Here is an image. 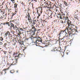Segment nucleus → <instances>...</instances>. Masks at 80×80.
Wrapping results in <instances>:
<instances>
[{"label": "nucleus", "mask_w": 80, "mask_h": 80, "mask_svg": "<svg viewBox=\"0 0 80 80\" xmlns=\"http://www.w3.org/2000/svg\"><path fill=\"white\" fill-rule=\"evenodd\" d=\"M15 21H16V20L15 19H14V20H12V22H15Z\"/></svg>", "instance_id": "nucleus-50"}, {"label": "nucleus", "mask_w": 80, "mask_h": 80, "mask_svg": "<svg viewBox=\"0 0 80 80\" xmlns=\"http://www.w3.org/2000/svg\"><path fill=\"white\" fill-rule=\"evenodd\" d=\"M3 40V38L2 37H0V40H1V41H2Z\"/></svg>", "instance_id": "nucleus-33"}, {"label": "nucleus", "mask_w": 80, "mask_h": 80, "mask_svg": "<svg viewBox=\"0 0 80 80\" xmlns=\"http://www.w3.org/2000/svg\"><path fill=\"white\" fill-rule=\"evenodd\" d=\"M61 23H64L63 21L62 20H61Z\"/></svg>", "instance_id": "nucleus-43"}, {"label": "nucleus", "mask_w": 80, "mask_h": 80, "mask_svg": "<svg viewBox=\"0 0 80 80\" xmlns=\"http://www.w3.org/2000/svg\"><path fill=\"white\" fill-rule=\"evenodd\" d=\"M64 18V19H65V20H68V17H65Z\"/></svg>", "instance_id": "nucleus-35"}, {"label": "nucleus", "mask_w": 80, "mask_h": 80, "mask_svg": "<svg viewBox=\"0 0 80 80\" xmlns=\"http://www.w3.org/2000/svg\"><path fill=\"white\" fill-rule=\"evenodd\" d=\"M62 15H65V13H63V12H61Z\"/></svg>", "instance_id": "nucleus-44"}, {"label": "nucleus", "mask_w": 80, "mask_h": 80, "mask_svg": "<svg viewBox=\"0 0 80 80\" xmlns=\"http://www.w3.org/2000/svg\"><path fill=\"white\" fill-rule=\"evenodd\" d=\"M31 38L32 40V38H33V41H35V42H37L38 38H40L41 40H42V38H40L39 37L37 36H36V37H31Z\"/></svg>", "instance_id": "nucleus-5"}, {"label": "nucleus", "mask_w": 80, "mask_h": 80, "mask_svg": "<svg viewBox=\"0 0 80 80\" xmlns=\"http://www.w3.org/2000/svg\"><path fill=\"white\" fill-rule=\"evenodd\" d=\"M18 5V4L17 3H15L14 4V8H15V9H16V10H17V9H16V8L17 9V6Z\"/></svg>", "instance_id": "nucleus-18"}, {"label": "nucleus", "mask_w": 80, "mask_h": 80, "mask_svg": "<svg viewBox=\"0 0 80 80\" xmlns=\"http://www.w3.org/2000/svg\"><path fill=\"white\" fill-rule=\"evenodd\" d=\"M11 27H13V28L15 26H14V24L12 23H11Z\"/></svg>", "instance_id": "nucleus-26"}, {"label": "nucleus", "mask_w": 80, "mask_h": 80, "mask_svg": "<svg viewBox=\"0 0 80 80\" xmlns=\"http://www.w3.org/2000/svg\"><path fill=\"white\" fill-rule=\"evenodd\" d=\"M13 14V15H15V14H16V13H15H15H12Z\"/></svg>", "instance_id": "nucleus-61"}, {"label": "nucleus", "mask_w": 80, "mask_h": 80, "mask_svg": "<svg viewBox=\"0 0 80 80\" xmlns=\"http://www.w3.org/2000/svg\"><path fill=\"white\" fill-rule=\"evenodd\" d=\"M28 40V38H26L25 39V40Z\"/></svg>", "instance_id": "nucleus-58"}, {"label": "nucleus", "mask_w": 80, "mask_h": 80, "mask_svg": "<svg viewBox=\"0 0 80 80\" xmlns=\"http://www.w3.org/2000/svg\"><path fill=\"white\" fill-rule=\"evenodd\" d=\"M3 52L5 55H6L7 54V52L6 51H4Z\"/></svg>", "instance_id": "nucleus-32"}, {"label": "nucleus", "mask_w": 80, "mask_h": 80, "mask_svg": "<svg viewBox=\"0 0 80 80\" xmlns=\"http://www.w3.org/2000/svg\"><path fill=\"white\" fill-rule=\"evenodd\" d=\"M43 8H46V7L45 6L43 7H41L40 8H39V9L40 10H41V11H42V10H43Z\"/></svg>", "instance_id": "nucleus-22"}, {"label": "nucleus", "mask_w": 80, "mask_h": 80, "mask_svg": "<svg viewBox=\"0 0 80 80\" xmlns=\"http://www.w3.org/2000/svg\"><path fill=\"white\" fill-rule=\"evenodd\" d=\"M3 45V42H0V45Z\"/></svg>", "instance_id": "nucleus-47"}, {"label": "nucleus", "mask_w": 80, "mask_h": 80, "mask_svg": "<svg viewBox=\"0 0 80 80\" xmlns=\"http://www.w3.org/2000/svg\"><path fill=\"white\" fill-rule=\"evenodd\" d=\"M9 12H11L12 9H8Z\"/></svg>", "instance_id": "nucleus-37"}, {"label": "nucleus", "mask_w": 80, "mask_h": 80, "mask_svg": "<svg viewBox=\"0 0 80 80\" xmlns=\"http://www.w3.org/2000/svg\"><path fill=\"white\" fill-rule=\"evenodd\" d=\"M21 34V32H19L18 33V36H20V34Z\"/></svg>", "instance_id": "nucleus-34"}, {"label": "nucleus", "mask_w": 80, "mask_h": 80, "mask_svg": "<svg viewBox=\"0 0 80 80\" xmlns=\"http://www.w3.org/2000/svg\"><path fill=\"white\" fill-rule=\"evenodd\" d=\"M37 31H40V29H38V30H36Z\"/></svg>", "instance_id": "nucleus-60"}, {"label": "nucleus", "mask_w": 80, "mask_h": 80, "mask_svg": "<svg viewBox=\"0 0 80 80\" xmlns=\"http://www.w3.org/2000/svg\"><path fill=\"white\" fill-rule=\"evenodd\" d=\"M51 52H55V50H51Z\"/></svg>", "instance_id": "nucleus-53"}, {"label": "nucleus", "mask_w": 80, "mask_h": 80, "mask_svg": "<svg viewBox=\"0 0 80 80\" xmlns=\"http://www.w3.org/2000/svg\"><path fill=\"white\" fill-rule=\"evenodd\" d=\"M75 26L72 25L70 28H68L67 30H68V32L69 33V36H70V34L72 32H74V34H75L76 32H78V31L75 29Z\"/></svg>", "instance_id": "nucleus-1"}, {"label": "nucleus", "mask_w": 80, "mask_h": 80, "mask_svg": "<svg viewBox=\"0 0 80 80\" xmlns=\"http://www.w3.org/2000/svg\"><path fill=\"white\" fill-rule=\"evenodd\" d=\"M55 11L57 12L58 11V10L57 9H55Z\"/></svg>", "instance_id": "nucleus-55"}, {"label": "nucleus", "mask_w": 80, "mask_h": 80, "mask_svg": "<svg viewBox=\"0 0 80 80\" xmlns=\"http://www.w3.org/2000/svg\"><path fill=\"white\" fill-rule=\"evenodd\" d=\"M15 59L16 60V62H15H15H13L12 63H11L10 65V66H11V65H16V64L17 63V58H15Z\"/></svg>", "instance_id": "nucleus-14"}, {"label": "nucleus", "mask_w": 80, "mask_h": 80, "mask_svg": "<svg viewBox=\"0 0 80 80\" xmlns=\"http://www.w3.org/2000/svg\"><path fill=\"white\" fill-rule=\"evenodd\" d=\"M36 46H39V43H37L36 44Z\"/></svg>", "instance_id": "nucleus-45"}, {"label": "nucleus", "mask_w": 80, "mask_h": 80, "mask_svg": "<svg viewBox=\"0 0 80 80\" xmlns=\"http://www.w3.org/2000/svg\"><path fill=\"white\" fill-rule=\"evenodd\" d=\"M69 53H70V51L68 50L66 52V53L67 55H68V54H69Z\"/></svg>", "instance_id": "nucleus-30"}, {"label": "nucleus", "mask_w": 80, "mask_h": 80, "mask_svg": "<svg viewBox=\"0 0 80 80\" xmlns=\"http://www.w3.org/2000/svg\"><path fill=\"white\" fill-rule=\"evenodd\" d=\"M28 11H29V10H30V8H28Z\"/></svg>", "instance_id": "nucleus-62"}, {"label": "nucleus", "mask_w": 80, "mask_h": 80, "mask_svg": "<svg viewBox=\"0 0 80 80\" xmlns=\"http://www.w3.org/2000/svg\"><path fill=\"white\" fill-rule=\"evenodd\" d=\"M8 25V27L10 26L9 25V22H6L3 23H1V24L0 25V29H2L3 28V26L2 25Z\"/></svg>", "instance_id": "nucleus-7"}, {"label": "nucleus", "mask_w": 80, "mask_h": 80, "mask_svg": "<svg viewBox=\"0 0 80 80\" xmlns=\"http://www.w3.org/2000/svg\"><path fill=\"white\" fill-rule=\"evenodd\" d=\"M37 23V20L36 19L35 20H32V23L33 24V25H35V24H36Z\"/></svg>", "instance_id": "nucleus-17"}, {"label": "nucleus", "mask_w": 80, "mask_h": 80, "mask_svg": "<svg viewBox=\"0 0 80 80\" xmlns=\"http://www.w3.org/2000/svg\"><path fill=\"white\" fill-rule=\"evenodd\" d=\"M5 36H7L8 35V37L10 36H12V35H11V34H10V31H8L6 32V33L4 34Z\"/></svg>", "instance_id": "nucleus-8"}, {"label": "nucleus", "mask_w": 80, "mask_h": 80, "mask_svg": "<svg viewBox=\"0 0 80 80\" xmlns=\"http://www.w3.org/2000/svg\"><path fill=\"white\" fill-rule=\"evenodd\" d=\"M32 28L31 29L32 31V35H35V32H36V31L37 30V29L35 28V27H34V26L33 25H32Z\"/></svg>", "instance_id": "nucleus-6"}, {"label": "nucleus", "mask_w": 80, "mask_h": 80, "mask_svg": "<svg viewBox=\"0 0 80 80\" xmlns=\"http://www.w3.org/2000/svg\"><path fill=\"white\" fill-rule=\"evenodd\" d=\"M28 15L25 17V18H28L29 15H28Z\"/></svg>", "instance_id": "nucleus-41"}, {"label": "nucleus", "mask_w": 80, "mask_h": 80, "mask_svg": "<svg viewBox=\"0 0 80 80\" xmlns=\"http://www.w3.org/2000/svg\"><path fill=\"white\" fill-rule=\"evenodd\" d=\"M42 22L43 23V24H44V23H45V22L47 23V21L45 20H42Z\"/></svg>", "instance_id": "nucleus-27"}, {"label": "nucleus", "mask_w": 80, "mask_h": 80, "mask_svg": "<svg viewBox=\"0 0 80 80\" xmlns=\"http://www.w3.org/2000/svg\"><path fill=\"white\" fill-rule=\"evenodd\" d=\"M10 68V67H8V68H6V69H4L2 70V71H4V72H5V71L8 70Z\"/></svg>", "instance_id": "nucleus-20"}, {"label": "nucleus", "mask_w": 80, "mask_h": 80, "mask_svg": "<svg viewBox=\"0 0 80 80\" xmlns=\"http://www.w3.org/2000/svg\"><path fill=\"white\" fill-rule=\"evenodd\" d=\"M62 15H61L60 16V19H62L63 18V16H62Z\"/></svg>", "instance_id": "nucleus-36"}, {"label": "nucleus", "mask_w": 80, "mask_h": 80, "mask_svg": "<svg viewBox=\"0 0 80 80\" xmlns=\"http://www.w3.org/2000/svg\"><path fill=\"white\" fill-rule=\"evenodd\" d=\"M11 2H15V0H11Z\"/></svg>", "instance_id": "nucleus-56"}, {"label": "nucleus", "mask_w": 80, "mask_h": 80, "mask_svg": "<svg viewBox=\"0 0 80 80\" xmlns=\"http://www.w3.org/2000/svg\"><path fill=\"white\" fill-rule=\"evenodd\" d=\"M24 4V3H23V2H22L21 3V4H22V5H23Z\"/></svg>", "instance_id": "nucleus-57"}, {"label": "nucleus", "mask_w": 80, "mask_h": 80, "mask_svg": "<svg viewBox=\"0 0 80 80\" xmlns=\"http://www.w3.org/2000/svg\"><path fill=\"white\" fill-rule=\"evenodd\" d=\"M5 9H2V10H1V12L2 13H3V14H4V13H5Z\"/></svg>", "instance_id": "nucleus-21"}, {"label": "nucleus", "mask_w": 80, "mask_h": 80, "mask_svg": "<svg viewBox=\"0 0 80 80\" xmlns=\"http://www.w3.org/2000/svg\"><path fill=\"white\" fill-rule=\"evenodd\" d=\"M33 2L34 3H35V2H37V0H33Z\"/></svg>", "instance_id": "nucleus-42"}, {"label": "nucleus", "mask_w": 80, "mask_h": 80, "mask_svg": "<svg viewBox=\"0 0 80 80\" xmlns=\"http://www.w3.org/2000/svg\"><path fill=\"white\" fill-rule=\"evenodd\" d=\"M38 42H42V40H40V39H38Z\"/></svg>", "instance_id": "nucleus-39"}, {"label": "nucleus", "mask_w": 80, "mask_h": 80, "mask_svg": "<svg viewBox=\"0 0 80 80\" xmlns=\"http://www.w3.org/2000/svg\"><path fill=\"white\" fill-rule=\"evenodd\" d=\"M67 37H68V35L64 37L62 39H62H63L65 41L64 42H67Z\"/></svg>", "instance_id": "nucleus-15"}, {"label": "nucleus", "mask_w": 80, "mask_h": 80, "mask_svg": "<svg viewBox=\"0 0 80 80\" xmlns=\"http://www.w3.org/2000/svg\"><path fill=\"white\" fill-rule=\"evenodd\" d=\"M61 50V48H58V50L59 52H60Z\"/></svg>", "instance_id": "nucleus-38"}, {"label": "nucleus", "mask_w": 80, "mask_h": 80, "mask_svg": "<svg viewBox=\"0 0 80 80\" xmlns=\"http://www.w3.org/2000/svg\"><path fill=\"white\" fill-rule=\"evenodd\" d=\"M19 43L20 44H21V45H23V41L21 40Z\"/></svg>", "instance_id": "nucleus-23"}, {"label": "nucleus", "mask_w": 80, "mask_h": 80, "mask_svg": "<svg viewBox=\"0 0 80 80\" xmlns=\"http://www.w3.org/2000/svg\"><path fill=\"white\" fill-rule=\"evenodd\" d=\"M26 24H27V25H28V22H26Z\"/></svg>", "instance_id": "nucleus-63"}, {"label": "nucleus", "mask_w": 80, "mask_h": 80, "mask_svg": "<svg viewBox=\"0 0 80 80\" xmlns=\"http://www.w3.org/2000/svg\"><path fill=\"white\" fill-rule=\"evenodd\" d=\"M33 1V0H28V2H30V3H32H32L31 4L32 8H33V3H34Z\"/></svg>", "instance_id": "nucleus-13"}, {"label": "nucleus", "mask_w": 80, "mask_h": 80, "mask_svg": "<svg viewBox=\"0 0 80 80\" xmlns=\"http://www.w3.org/2000/svg\"><path fill=\"white\" fill-rule=\"evenodd\" d=\"M20 30H21V31H23V29H22V28H20Z\"/></svg>", "instance_id": "nucleus-51"}, {"label": "nucleus", "mask_w": 80, "mask_h": 80, "mask_svg": "<svg viewBox=\"0 0 80 80\" xmlns=\"http://www.w3.org/2000/svg\"><path fill=\"white\" fill-rule=\"evenodd\" d=\"M50 14L51 15L50 16L52 17V16H53L54 14L51 11L50 12Z\"/></svg>", "instance_id": "nucleus-19"}, {"label": "nucleus", "mask_w": 80, "mask_h": 80, "mask_svg": "<svg viewBox=\"0 0 80 80\" xmlns=\"http://www.w3.org/2000/svg\"><path fill=\"white\" fill-rule=\"evenodd\" d=\"M14 72H15V71L14 70H11L10 71V72L11 73H14Z\"/></svg>", "instance_id": "nucleus-25"}, {"label": "nucleus", "mask_w": 80, "mask_h": 80, "mask_svg": "<svg viewBox=\"0 0 80 80\" xmlns=\"http://www.w3.org/2000/svg\"><path fill=\"white\" fill-rule=\"evenodd\" d=\"M36 10L37 11V13L38 15V17H40L42 13V11H41V9H40V7L37 8H36Z\"/></svg>", "instance_id": "nucleus-4"}, {"label": "nucleus", "mask_w": 80, "mask_h": 80, "mask_svg": "<svg viewBox=\"0 0 80 80\" xmlns=\"http://www.w3.org/2000/svg\"><path fill=\"white\" fill-rule=\"evenodd\" d=\"M25 6H26L25 4V3L22 5V7H23V8H25Z\"/></svg>", "instance_id": "nucleus-31"}, {"label": "nucleus", "mask_w": 80, "mask_h": 80, "mask_svg": "<svg viewBox=\"0 0 80 80\" xmlns=\"http://www.w3.org/2000/svg\"><path fill=\"white\" fill-rule=\"evenodd\" d=\"M44 5L46 7H48L49 8H51L52 7V5L48 3V2H45L44 3Z\"/></svg>", "instance_id": "nucleus-3"}, {"label": "nucleus", "mask_w": 80, "mask_h": 80, "mask_svg": "<svg viewBox=\"0 0 80 80\" xmlns=\"http://www.w3.org/2000/svg\"><path fill=\"white\" fill-rule=\"evenodd\" d=\"M4 45V46H6V45H7V43H5Z\"/></svg>", "instance_id": "nucleus-52"}, {"label": "nucleus", "mask_w": 80, "mask_h": 80, "mask_svg": "<svg viewBox=\"0 0 80 80\" xmlns=\"http://www.w3.org/2000/svg\"><path fill=\"white\" fill-rule=\"evenodd\" d=\"M23 56V55H22V54H19L18 56H15V58H17V59H18V58H21V57H22V56Z\"/></svg>", "instance_id": "nucleus-12"}, {"label": "nucleus", "mask_w": 80, "mask_h": 80, "mask_svg": "<svg viewBox=\"0 0 80 80\" xmlns=\"http://www.w3.org/2000/svg\"><path fill=\"white\" fill-rule=\"evenodd\" d=\"M28 15L29 16L28 20V21H29V23H30V22L31 23L32 22V18H30V14L29 13H28Z\"/></svg>", "instance_id": "nucleus-10"}, {"label": "nucleus", "mask_w": 80, "mask_h": 80, "mask_svg": "<svg viewBox=\"0 0 80 80\" xmlns=\"http://www.w3.org/2000/svg\"><path fill=\"white\" fill-rule=\"evenodd\" d=\"M58 15H60H60H62V14H61V13H58Z\"/></svg>", "instance_id": "nucleus-48"}, {"label": "nucleus", "mask_w": 80, "mask_h": 80, "mask_svg": "<svg viewBox=\"0 0 80 80\" xmlns=\"http://www.w3.org/2000/svg\"><path fill=\"white\" fill-rule=\"evenodd\" d=\"M74 18H75L76 19H78V16H77V15H75Z\"/></svg>", "instance_id": "nucleus-24"}, {"label": "nucleus", "mask_w": 80, "mask_h": 80, "mask_svg": "<svg viewBox=\"0 0 80 80\" xmlns=\"http://www.w3.org/2000/svg\"><path fill=\"white\" fill-rule=\"evenodd\" d=\"M16 72L17 73H18V70H17V71H16Z\"/></svg>", "instance_id": "nucleus-59"}, {"label": "nucleus", "mask_w": 80, "mask_h": 80, "mask_svg": "<svg viewBox=\"0 0 80 80\" xmlns=\"http://www.w3.org/2000/svg\"><path fill=\"white\" fill-rule=\"evenodd\" d=\"M16 54H16V53H14V55H16Z\"/></svg>", "instance_id": "nucleus-64"}, {"label": "nucleus", "mask_w": 80, "mask_h": 80, "mask_svg": "<svg viewBox=\"0 0 80 80\" xmlns=\"http://www.w3.org/2000/svg\"><path fill=\"white\" fill-rule=\"evenodd\" d=\"M8 53H12V51H10V50H9L8 51Z\"/></svg>", "instance_id": "nucleus-40"}, {"label": "nucleus", "mask_w": 80, "mask_h": 80, "mask_svg": "<svg viewBox=\"0 0 80 80\" xmlns=\"http://www.w3.org/2000/svg\"><path fill=\"white\" fill-rule=\"evenodd\" d=\"M14 57H13V58H11V60H14Z\"/></svg>", "instance_id": "nucleus-49"}, {"label": "nucleus", "mask_w": 80, "mask_h": 80, "mask_svg": "<svg viewBox=\"0 0 80 80\" xmlns=\"http://www.w3.org/2000/svg\"><path fill=\"white\" fill-rule=\"evenodd\" d=\"M64 4H65L66 6H68V4H67V3L65 1L64 2Z\"/></svg>", "instance_id": "nucleus-29"}, {"label": "nucleus", "mask_w": 80, "mask_h": 80, "mask_svg": "<svg viewBox=\"0 0 80 80\" xmlns=\"http://www.w3.org/2000/svg\"><path fill=\"white\" fill-rule=\"evenodd\" d=\"M67 23L68 25V28H69V27H70V25L72 24V22L70 21L69 20H68L67 21Z\"/></svg>", "instance_id": "nucleus-11"}, {"label": "nucleus", "mask_w": 80, "mask_h": 80, "mask_svg": "<svg viewBox=\"0 0 80 80\" xmlns=\"http://www.w3.org/2000/svg\"><path fill=\"white\" fill-rule=\"evenodd\" d=\"M13 30H14L15 31H17L18 30V28L16 26H15L13 28Z\"/></svg>", "instance_id": "nucleus-16"}, {"label": "nucleus", "mask_w": 80, "mask_h": 80, "mask_svg": "<svg viewBox=\"0 0 80 80\" xmlns=\"http://www.w3.org/2000/svg\"><path fill=\"white\" fill-rule=\"evenodd\" d=\"M3 18V17L2 16H0V19H2Z\"/></svg>", "instance_id": "nucleus-46"}, {"label": "nucleus", "mask_w": 80, "mask_h": 80, "mask_svg": "<svg viewBox=\"0 0 80 80\" xmlns=\"http://www.w3.org/2000/svg\"><path fill=\"white\" fill-rule=\"evenodd\" d=\"M14 14H12V17L11 18H13V16Z\"/></svg>", "instance_id": "nucleus-54"}, {"label": "nucleus", "mask_w": 80, "mask_h": 80, "mask_svg": "<svg viewBox=\"0 0 80 80\" xmlns=\"http://www.w3.org/2000/svg\"><path fill=\"white\" fill-rule=\"evenodd\" d=\"M59 9L61 12H63V10H62L63 8H60Z\"/></svg>", "instance_id": "nucleus-28"}, {"label": "nucleus", "mask_w": 80, "mask_h": 80, "mask_svg": "<svg viewBox=\"0 0 80 80\" xmlns=\"http://www.w3.org/2000/svg\"><path fill=\"white\" fill-rule=\"evenodd\" d=\"M67 30V29H66L65 30H61V31L59 32V35L60 36V35H61V34H64L65 33H66V34H67V33L66 32V30Z\"/></svg>", "instance_id": "nucleus-9"}, {"label": "nucleus", "mask_w": 80, "mask_h": 80, "mask_svg": "<svg viewBox=\"0 0 80 80\" xmlns=\"http://www.w3.org/2000/svg\"><path fill=\"white\" fill-rule=\"evenodd\" d=\"M12 36H8V37H7L6 38V40H7V41L8 42H14V44H15L16 43V42H17V41L16 40H13V39H12Z\"/></svg>", "instance_id": "nucleus-2"}]
</instances>
